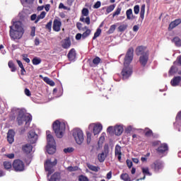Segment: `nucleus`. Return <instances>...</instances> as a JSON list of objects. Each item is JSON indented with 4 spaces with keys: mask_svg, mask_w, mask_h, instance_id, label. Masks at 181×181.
Here are the masks:
<instances>
[{
    "mask_svg": "<svg viewBox=\"0 0 181 181\" xmlns=\"http://www.w3.org/2000/svg\"><path fill=\"white\" fill-rule=\"evenodd\" d=\"M22 149L24 153L28 154V153H30V152L32 151V149H33V146H32V145L29 144H27L23 146Z\"/></svg>",
    "mask_w": 181,
    "mask_h": 181,
    "instance_id": "obj_23",
    "label": "nucleus"
},
{
    "mask_svg": "<svg viewBox=\"0 0 181 181\" xmlns=\"http://www.w3.org/2000/svg\"><path fill=\"white\" fill-rule=\"evenodd\" d=\"M47 152L49 155H53L56 152V146H47Z\"/></svg>",
    "mask_w": 181,
    "mask_h": 181,
    "instance_id": "obj_26",
    "label": "nucleus"
},
{
    "mask_svg": "<svg viewBox=\"0 0 181 181\" xmlns=\"http://www.w3.org/2000/svg\"><path fill=\"white\" fill-rule=\"evenodd\" d=\"M59 8L67 10V6H64V4H63V3H60L59 5Z\"/></svg>",
    "mask_w": 181,
    "mask_h": 181,
    "instance_id": "obj_63",
    "label": "nucleus"
},
{
    "mask_svg": "<svg viewBox=\"0 0 181 181\" xmlns=\"http://www.w3.org/2000/svg\"><path fill=\"white\" fill-rule=\"evenodd\" d=\"M71 46V41L70 40V38L64 39L62 41V47L63 49H69Z\"/></svg>",
    "mask_w": 181,
    "mask_h": 181,
    "instance_id": "obj_24",
    "label": "nucleus"
},
{
    "mask_svg": "<svg viewBox=\"0 0 181 181\" xmlns=\"http://www.w3.org/2000/svg\"><path fill=\"white\" fill-rule=\"evenodd\" d=\"M88 13H89L88 8H83L82 10L83 16H88Z\"/></svg>",
    "mask_w": 181,
    "mask_h": 181,
    "instance_id": "obj_49",
    "label": "nucleus"
},
{
    "mask_svg": "<svg viewBox=\"0 0 181 181\" xmlns=\"http://www.w3.org/2000/svg\"><path fill=\"white\" fill-rule=\"evenodd\" d=\"M56 165H57V159H54V160L53 162H52V160H47L45 163H44V166H45V170H46V172H48L47 176H50V175H52V173H53V172L54 170H52V168H54V166H56Z\"/></svg>",
    "mask_w": 181,
    "mask_h": 181,
    "instance_id": "obj_6",
    "label": "nucleus"
},
{
    "mask_svg": "<svg viewBox=\"0 0 181 181\" xmlns=\"http://www.w3.org/2000/svg\"><path fill=\"white\" fill-rule=\"evenodd\" d=\"M115 134H116L117 136H119V135L122 134V132H124V127L122 125H116L114 127Z\"/></svg>",
    "mask_w": 181,
    "mask_h": 181,
    "instance_id": "obj_20",
    "label": "nucleus"
},
{
    "mask_svg": "<svg viewBox=\"0 0 181 181\" xmlns=\"http://www.w3.org/2000/svg\"><path fill=\"white\" fill-rule=\"evenodd\" d=\"M32 62L34 66H37V64H40V63H42V59H40V58L34 57Z\"/></svg>",
    "mask_w": 181,
    "mask_h": 181,
    "instance_id": "obj_36",
    "label": "nucleus"
},
{
    "mask_svg": "<svg viewBox=\"0 0 181 181\" xmlns=\"http://www.w3.org/2000/svg\"><path fill=\"white\" fill-rule=\"evenodd\" d=\"M6 158H8V159H13L15 158V154L14 153H9V154H6L4 155Z\"/></svg>",
    "mask_w": 181,
    "mask_h": 181,
    "instance_id": "obj_61",
    "label": "nucleus"
},
{
    "mask_svg": "<svg viewBox=\"0 0 181 181\" xmlns=\"http://www.w3.org/2000/svg\"><path fill=\"white\" fill-rule=\"evenodd\" d=\"M74 151V148H67L64 149V152L65 153H70L71 152H73Z\"/></svg>",
    "mask_w": 181,
    "mask_h": 181,
    "instance_id": "obj_57",
    "label": "nucleus"
},
{
    "mask_svg": "<svg viewBox=\"0 0 181 181\" xmlns=\"http://www.w3.org/2000/svg\"><path fill=\"white\" fill-rule=\"evenodd\" d=\"M181 23V19L180 18H177L175 19V21H172L168 27V30H172L173 29H175V28H176V26H179V25H180Z\"/></svg>",
    "mask_w": 181,
    "mask_h": 181,
    "instance_id": "obj_18",
    "label": "nucleus"
},
{
    "mask_svg": "<svg viewBox=\"0 0 181 181\" xmlns=\"http://www.w3.org/2000/svg\"><path fill=\"white\" fill-rule=\"evenodd\" d=\"M42 80L45 81V83L49 84V86H51L52 87L54 86V81L49 78V77H44L42 78Z\"/></svg>",
    "mask_w": 181,
    "mask_h": 181,
    "instance_id": "obj_29",
    "label": "nucleus"
},
{
    "mask_svg": "<svg viewBox=\"0 0 181 181\" xmlns=\"http://www.w3.org/2000/svg\"><path fill=\"white\" fill-rule=\"evenodd\" d=\"M100 6H101V1H97V2L93 5L94 9H98V8H100Z\"/></svg>",
    "mask_w": 181,
    "mask_h": 181,
    "instance_id": "obj_59",
    "label": "nucleus"
},
{
    "mask_svg": "<svg viewBox=\"0 0 181 181\" xmlns=\"http://www.w3.org/2000/svg\"><path fill=\"white\" fill-rule=\"evenodd\" d=\"M53 23V21H49V23H47V25H45L46 29H47L48 30H52V25Z\"/></svg>",
    "mask_w": 181,
    "mask_h": 181,
    "instance_id": "obj_53",
    "label": "nucleus"
},
{
    "mask_svg": "<svg viewBox=\"0 0 181 181\" xmlns=\"http://www.w3.org/2000/svg\"><path fill=\"white\" fill-rule=\"evenodd\" d=\"M170 74H175L176 73V66H172L170 71H169Z\"/></svg>",
    "mask_w": 181,
    "mask_h": 181,
    "instance_id": "obj_58",
    "label": "nucleus"
},
{
    "mask_svg": "<svg viewBox=\"0 0 181 181\" xmlns=\"http://www.w3.org/2000/svg\"><path fill=\"white\" fill-rule=\"evenodd\" d=\"M149 60V54H145L144 55H141L139 62L141 67H145L148 64V61Z\"/></svg>",
    "mask_w": 181,
    "mask_h": 181,
    "instance_id": "obj_12",
    "label": "nucleus"
},
{
    "mask_svg": "<svg viewBox=\"0 0 181 181\" xmlns=\"http://www.w3.org/2000/svg\"><path fill=\"white\" fill-rule=\"evenodd\" d=\"M140 18L142 21H144V18H145V4H143L141 7Z\"/></svg>",
    "mask_w": 181,
    "mask_h": 181,
    "instance_id": "obj_34",
    "label": "nucleus"
},
{
    "mask_svg": "<svg viewBox=\"0 0 181 181\" xmlns=\"http://www.w3.org/2000/svg\"><path fill=\"white\" fill-rule=\"evenodd\" d=\"M86 31L82 34V39H86L91 35V30L88 29V27H86Z\"/></svg>",
    "mask_w": 181,
    "mask_h": 181,
    "instance_id": "obj_30",
    "label": "nucleus"
},
{
    "mask_svg": "<svg viewBox=\"0 0 181 181\" xmlns=\"http://www.w3.org/2000/svg\"><path fill=\"white\" fill-rule=\"evenodd\" d=\"M134 60V47H131L127 49L126 55L124 59V68L122 70L121 74L123 80H127L131 77L132 74V68L129 66V64L132 63Z\"/></svg>",
    "mask_w": 181,
    "mask_h": 181,
    "instance_id": "obj_1",
    "label": "nucleus"
},
{
    "mask_svg": "<svg viewBox=\"0 0 181 181\" xmlns=\"http://www.w3.org/2000/svg\"><path fill=\"white\" fill-rule=\"evenodd\" d=\"M52 128L57 138H63V135L66 132V124L56 120L52 124Z\"/></svg>",
    "mask_w": 181,
    "mask_h": 181,
    "instance_id": "obj_3",
    "label": "nucleus"
},
{
    "mask_svg": "<svg viewBox=\"0 0 181 181\" xmlns=\"http://www.w3.org/2000/svg\"><path fill=\"white\" fill-rule=\"evenodd\" d=\"M16 121L18 125H23V122H25V124H28L32 121V115H25L23 112H19Z\"/></svg>",
    "mask_w": 181,
    "mask_h": 181,
    "instance_id": "obj_5",
    "label": "nucleus"
},
{
    "mask_svg": "<svg viewBox=\"0 0 181 181\" xmlns=\"http://www.w3.org/2000/svg\"><path fill=\"white\" fill-rule=\"evenodd\" d=\"M23 57V60H24V62H25L26 63H30V59L29 58H28V54H24L22 55Z\"/></svg>",
    "mask_w": 181,
    "mask_h": 181,
    "instance_id": "obj_51",
    "label": "nucleus"
},
{
    "mask_svg": "<svg viewBox=\"0 0 181 181\" xmlns=\"http://www.w3.org/2000/svg\"><path fill=\"white\" fill-rule=\"evenodd\" d=\"M181 81V76H175L171 81L170 84L173 87H177Z\"/></svg>",
    "mask_w": 181,
    "mask_h": 181,
    "instance_id": "obj_19",
    "label": "nucleus"
},
{
    "mask_svg": "<svg viewBox=\"0 0 181 181\" xmlns=\"http://www.w3.org/2000/svg\"><path fill=\"white\" fill-rule=\"evenodd\" d=\"M76 28L78 29V30H82L83 32L87 29V26L83 28V24H81V23H77Z\"/></svg>",
    "mask_w": 181,
    "mask_h": 181,
    "instance_id": "obj_40",
    "label": "nucleus"
},
{
    "mask_svg": "<svg viewBox=\"0 0 181 181\" xmlns=\"http://www.w3.org/2000/svg\"><path fill=\"white\" fill-rule=\"evenodd\" d=\"M115 156L117 158L119 162H121V158L122 156V152H121V146L116 145L115 148Z\"/></svg>",
    "mask_w": 181,
    "mask_h": 181,
    "instance_id": "obj_17",
    "label": "nucleus"
},
{
    "mask_svg": "<svg viewBox=\"0 0 181 181\" xmlns=\"http://www.w3.org/2000/svg\"><path fill=\"white\" fill-rule=\"evenodd\" d=\"M66 170H68V172H76L77 170H78V166H69L66 168Z\"/></svg>",
    "mask_w": 181,
    "mask_h": 181,
    "instance_id": "obj_39",
    "label": "nucleus"
},
{
    "mask_svg": "<svg viewBox=\"0 0 181 181\" xmlns=\"http://www.w3.org/2000/svg\"><path fill=\"white\" fill-rule=\"evenodd\" d=\"M108 153H110V148L108 147V145H105L104 151L98 155V159L100 163H103V162L105 160Z\"/></svg>",
    "mask_w": 181,
    "mask_h": 181,
    "instance_id": "obj_8",
    "label": "nucleus"
},
{
    "mask_svg": "<svg viewBox=\"0 0 181 181\" xmlns=\"http://www.w3.org/2000/svg\"><path fill=\"white\" fill-rule=\"evenodd\" d=\"M80 21L85 22V23H86V25H90V17H86V18H84V17H81Z\"/></svg>",
    "mask_w": 181,
    "mask_h": 181,
    "instance_id": "obj_45",
    "label": "nucleus"
},
{
    "mask_svg": "<svg viewBox=\"0 0 181 181\" xmlns=\"http://www.w3.org/2000/svg\"><path fill=\"white\" fill-rule=\"evenodd\" d=\"M12 166L15 172H23L25 170V163L21 160H14Z\"/></svg>",
    "mask_w": 181,
    "mask_h": 181,
    "instance_id": "obj_7",
    "label": "nucleus"
},
{
    "mask_svg": "<svg viewBox=\"0 0 181 181\" xmlns=\"http://www.w3.org/2000/svg\"><path fill=\"white\" fill-rule=\"evenodd\" d=\"M172 42L175 43V46L180 47L181 46V40L179 37H175L172 40Z\"/></svg>",
    "mask_w": 181,
    "mask_h": 181,
    "instance_id": "obj_31",
    "label": "nucleus"
},
{
    "mask_svg": "<svg viewBox=\"0 0 181 181\" xmlns=\"http://www.w3.org/2000/svg\"><path fill=\"white\" fill-rule=\"evenodd\" d=\"M88 168L90 170H92V172H98V170H100V167L91 164L88 165Z\"/></svg>",
    "mask_w": 181,
    "mask_h": 181,
    "instance_id": "obj_33",
    "label": "nucleus"
},
{
    "mask_svg": "<svg viewBox=\"0 0 181 181\" xmlns=\"http://www.w3.org/2000/svg\"><path fill=\"white\" fill-rule=\"evenodd\" d=\"M89 128H93V132L94 135H98L101 131H103V124H95L93 126V124L89 125Z\"/></svg>",
    "mask_w": 181,
    "mask_h": 181,
    "instance_id": "obj_14",
    "label": "nucleus"
},
{
    "mask_svg": "<svg viewBox=\"0 0 181 181\" xmlns=\"http://www.w3.org/2000/svg\"><path fill=\"white\" fill-rule=\"evenodd\" d=\"M126 15H127V19L129 21H131V19H132L131 16H132V8H129L126 11Z\"/></svg>",
    "mask_w": 181,
    "mask_h": 181,
    "instance_id": "obj_44",
    "label": "nucleus"
},
{
    "mask_svg": "<svg viewBox=\"0 0 181 181\" xmlns=\"http://www.w3.org/2000/svg\"><path fill=\"white\" fill-rule=\"evenodd\" d=\"M47 145L49 146H56V141H54V138H53V136L50 134V131H47Z\"/></svg>",
    "mask_w": 181,
    "mask_h": 181,
    "instance_id": "obj_13",
    "label": "nucleus"
},
{
    "mask_svg": "<svg viewBox=\"0 0 181 181\" xmlns=\"http://www.w3.org/2000/svg\"><path fill=\"white\" fill-rule=\"evenodd\" d=\"M114 9H115V4H112L107 8L106 13H111Z\"/></svg>",
    "mask_w": 181,
    "mask_h": 181,
    "instance_id": "obj_38",
    "label": "nucleus"
},
{
    "mask_svg": "<svg viewBox=\"0 0 181 181\" xmlns=\"http://www.w3.org/2000/svg\"><path fill=\"white\" fill-rule=\"evenodd\" d=\"M100 35H101V29L100 28H98L96 30V32L94 33V36L93 37V40H95V38L98 37L100 36Z\"/></svg>",
    "mask_w": 181,
    "mask_h": 181,
    "instance_id": "obj_41",
    "label": "nucleus"
},
{
    "mask_svg": "<svg viewBox=\"0 0 181 181\" xmlns=\"http://www.w3.org/2000/svg\"><path fill=\"white\" fill-rule=\"evenodd\" d=\"M62 179V175L59 172L54 173L49 179V181H57Z\"/></svg>",
    "mask_w": 181,
    "mask_h": 181,
    "instance_id": "obj_22",
    "label": "nucleus"
},
{
    "mask_svg": "<svg viewBox=\"0 0 181 181\" xmlns=\"http://www.w3.org/2000/svg\"><path fill=\"white\" fill-rule=\"evenodd\" d=\"M86 136H87V139H86L87 144H90L91 142V134L90 132H86Z\"/></svg>",
    "mask_w": 181,
    "mask_h": 181,
    "instance_id": "obj_48",
    "label": "nucleus"
},
{
    "mask_svg": "<svg viewBox=\"0 0 181 181\" xmlns=\"http://www.w3.org/2000/svg\"><path fill=\"white\" fill-rule=\"evenodd\" d=\"M107 132L108 134H114L115 133V130H114V127L112 126H110L107 129Z\"/></svg>",
    "mask_w": 181,
    "mask_h": 181,
    "instance_id": "obj_54",
    "label": "nucleus"
},
{
    "mask_svg": "<svg viewBox=\"0 0 181 181\" xmlns=\"http://www.w3.org/2000/svg\"><path fill=\"white\" fill-rule=\"evenodd\" d=\"M68 59L71 62L74 60L76 59V49L74 48H72L69 52L68 53Z\"/></svg>",
    "mask_w": 181,
    "mask_h": 181,
    "instance_id": "obj_25",
    "label": "nucleus"
},
{
    "mask_svg": "<svg viewBox=\"0 0 181 181\" xmlns=\"http://www.w3.org/2000/svg\"><path fill=\"white\" fill-rule=\"evenodd\" d=\"M144 135L147 136V138H151V136H153V132L148 127L144 129Z\"/></svg>",
    "mask_w": 181,
    "mask_h": 181,
    "instance_id": "obj_27",
    "label": "nucleus"
},
{
    "mask_svg": "<svg viewBox=\"0 0 181 181\" xmlns=\"http://www.w3.org/2000/svg\"><path fill=\"white\" fill-rule=\"evenodd\" d=\"M142 172L144 175H148V176H151L152 174L149 172V168H143Z\"/></svg>",
    "mask_w": 181,
    "mask_h": 181,
    "instance_id": "obj_46",
    "label": "nucleus"
},
{
    "mask_svg": "<svg viewBox=\"0 0 181 181\" xmlns=\"http://www.w3.org/2000/svg\"><path fill=\"white\" fill-rule=\"evenodd\" d=\"M62 28V21L60 19H54L53 21L52 29L54 32H60Z\"/></svg>",
    "mask_w": 181,
    "mask_h": 181,
    "instance_id": "obj_16",
    "label": "nucleus"
},
{
    "mask_svg": "<svg viewBox=\"0 0 181 181\" xmlns=\"http://www.w3.org/2000/svg\"><path fill=\"white\" fill-rule=\"evenodd\" d=\"M105 141V136L104 134H102L98 142V145H102L103 144H104Z\"/></svg>",
    "mask_w": 181,
    "mask_h": 181,
    "instance_id": "obj_43",
    "label": "nucleus"
},
{
    "mask_svg": "<svg viewBox=\"0 0 181 181\" xmlns=\"http://www.w3.org/2000/svg\"><path fill=\"white\" fill-rule=\"evenodd\" d=\"M136 56H144V54H149V51L146 49V47L144 45L138 46L135 50Z\"/></svg>",
    "mask_w": 181,
    "mask_h": 181,
    "instance_id": "obj_10",
    "label": "nucleus"
},
{
    "mask_svg": "<svg viewBox=\"0 0 181 181\" xmlns=\"http://www.w3.org/2000/svg\"><path fill=\"white\" fill-rule=\"evenodd\" d=\"M134 12L135 15H138V13H139V5L134 6Z\"/></svg>",
    "mask_w": 181,
    "mask_h": 181,
    "instance_id": "obj_56",
    "label": "nucleus"
},
{
    "mask_svg": "<svg viewBox=\"0 0 181 181\" xmlns=\"http://www.w3.org/2000/svg\"><path fill=\"white\" fill-rule=\"evenodd\" d=\"M120 179L124 181H131V177H129V175L127 173H122L120 175Z\"/></svg>",
    "mask_w": 181,
    "mask_h": 181,
    "instance_id": "obj_32",
    "label": "nucleus"
},
{
    "mask_svg": "<svg viewBox=\"0 0 181 181\" xmlns=\"http://www.w3.org/2000/svg\"><path fill=\"white\" fill-rule=\"evenodd\" d=\"M25 33V28H23V23L22 21H16L13 25L10 26L9 35L12 40H19L22 39V36Z\"/></svg>",
    "mask_w": 181,
    "mask_h": 181,
    "instance_id": "obj_2",
    "label": "nucleus"
},
{
    "mask_svg": "<svg viewBox=\"0 0 181 181\" xmlns=\"http://www.w3.org/2000/svg\"><path fill=\"white\" fill-rule=\"evenodd\" d=\"M72 135L78 145H81L84 142V133L83 130L76 128L72 130Z\"/></svg>",
    "mask_w": 181,
    "mask_h": 181,
    "instance_id": "obj_4",
    "label": "nucleus"
},
{
    "mask_svg": "<svg viewBox=\"0 0 181 181\" xmlns=\"http://www.w3.org/2000/svg\"><path fill=\"white\" fill-rule=\"evenodd\" d=\"M127 165L129 169H131V168H132V161L127 160Z\"/></svg>",
    "mask_w": 181,
    "mask_h": 181,
    "instance_id": "obj_64",
    "label": "nucleus"
},
{
    "mask_svg": "<svg viewBox=\"0 0 181 181\" xmlns=\"http://www.w3.org/2000/svg\"><path fill=\"white\" fill-rule=\"evenodd\" d=\"M121 13V7H118L117 10L113 13L112 16L115 18V16H118Z\"/></svg>",
    "mask_w": 181,
    "mask_h": 181,
    "instance_id": "obj_47",
    "label": "nucleus"
},
{
    "mask_svg": "<svg viewBox=\"0 0 181 181\" xmlns=\"http://www.w3.org/2000/svg\"><path fill=\"white\" fill-rule=\"evenodd\" d=\"M35 33H36V28L32 27L31 32H30V36H32V37H35Z\"/></svg>",
    "mask_w": 181,
    "mask_h": 181,
    "instance_id": "obj_55",
    "label": "nucleus"
},
{
    "mask_svg": "<svg viewBox=\"0 0 181 181\" xmlns=\"http://www.w3.org/2000/svg\"><path fill=\"white\" fill-rule=\"evenodd\" d=\"M169 147L168 146V144H161L157 149V152H158V153H165V152H166V151H168Z\"/></svg>",
    "mask_w": 181,
    "mask_h": 181,
    "instance_id": "obj_21",
    "label": "nucleus"
},
{
    "mask_svg": "<svg viewBox=\"0 0 181 181\" xmlns=\"http://www.w3.org/2000/svg\"><path fill=\"white\" fill-rule=\"evenodd\" d=\"M37 134L35 132L30 131L28 135V142L32 145L33 144H36L37 141Z\"/></svg>",
    "mask_w": 181,
    "mask_h": 181,
    "instance_id": "obj_11",
    "label": "nucleus"
},
{
    "mask_svg": "<svg viewBox=\"0 0 181 181\" xmlns=\"http://www.w3.org/2000/svg\"><path fill=\"white\" fill-rule=\"evenodd\" d=\"M115 29H117V25H112L108 31H107V35H112V33H114L115 32Z\"/></svg>",
    "mask_w": 181,
    "mask_h": 181,
    "instance_id": "obj_35",
    "label": "nucleus"
},
{
    "mask_svg": "<svg viewBox=\"0 0 181 181\" xmlns=\"http://www.w3.org/2000/svg\"><path fill=\"white\" fill-rule=\"evenodd\" d=\"M4 168L6 169L7 170L8 169H11L12 168V163H11L9 161H4Z\"/></svg>",
    "mask_w": 181,
    "mask_h": 181,
    "instance_id": "obj_37",
    "label": "nucleus"
},
{
    "mask_svg": "<svg viewBox=\"0 0 181 181\" xmlns=\"http://www.w3.org/2000/svg\"><path fill=\"white\" fill-rule=\"evenodd\" d=\"M8 66L9 69H11V71H12V73H15V71H16V66L15 65L13 62L9 61L8 63Z\"/></svg>",
    "mask_w": 181,
    "mask_h": 181,
    "instance_id": "obj_28",
    "label": "nucleus"
},
{
    "mask_svg": "<svg viewBox=\"0 0 181 181\" xmlns=\"http://www.w3.org/2000/svg\"><path fill=\"white\" fill-rule=\"evenodd\" d=\"M24 93L27 97H30L32 95V93H30V90L28 88H25L24 90Z\"/></svg>",
    "mask_w": 181,
    "mask_h": 181,
    "instance_id": "obj_60",
    "label": "nucleus"
},
{
    "mask_svg": "<svg viewBox=\"0 0 181 181\" xmlns=\"http://www.w3.org/2000/svg\"><path fill=\"white\" fill-rule=\"evenodd\" d=\"M41 19H45L46 16V13L45 11H42L40 15L37 16Z\"/></svg>",
    "mask_w": 181,
    "mask_h": 181,
    "instance_id": "obj_62",
    "label": "nucleus"
},
{
    "mask_svg": "<svg viewBox=\"0 0 181 181\" xmlns=\"http://www.w3.org/2000/svg\"><path fill=\"white\" fill-rule=\"evenodd\" d=\"M127 28H128V25H121L118 27V32H125L127 30Z\"/></svg>",
    "mask_w": 181,
    "mask_h": 181,
    "instance_id": "obj_42",
    "label": "nucleus"
},
{
    "mask_svg": "<svg viewBox=\"0 0 181 181\" xmlns=\"http://www.w3.org/2000/svg\"><path fill=\"white\" fill-rule=\"evenodd\" d=\"M151 169H153L154 171L159 172V170H162L163 169V163L157 160L151 165Z\"/></svg>",
    "mask_w": 181,
    "mask_h": 181,
    "instance_id": "obj_9",
    "label": "nucleus"
},
{
    "mask_svg": "<svg viewBox=\"0 0 181 181\" xmlns=\"http://www.w3.org/2000/svg\"><path fill=\"white\" fill-rule=\"evenodd\" d=\"M78 180L79 181H88V177H87L83 175H81L78 176Z\"/></svg>",
    "mask_w": 181,
    "mask_h": 181,
    "instance_id": "obj_52",
    "label": "nucleus"
},
{
    "mask_svg": "<svg viewBox=\"0 0 181 181\" xmlns=\"http://www.w3.org/2000/svg\"><path fill=\"white\" fill-rule=\"evenodd\" d=\"M15 131L9 129L7 132V141L8 144H13L15 142Z\"/></svg>",
    "mask_w": 181,
    "mask_h": 181,
    "instance_id": "obj_15",
    "label": "nucleus"
},
{
    "mask_svg": "<svg viewBox=\"0 0 181 181\" xmlns=\"http://www.w3.org/2000/svg\"><path fill=\"white\" fill-rule=\"evenodd\" d=\"M100 62H101V59L98 57H95L93 60V64H100Z\"/></svg>",
    "mask_w": 181,
    "mask_h": 181,
    "instance_id": "obj_50",
    "label": "nucleus"
}]
</instances>
